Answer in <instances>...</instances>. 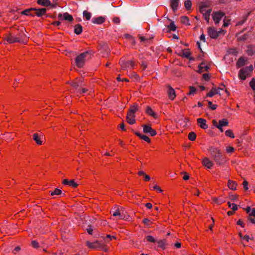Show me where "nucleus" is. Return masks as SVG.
I'll list each match as a JSON object with an SVG mask.
<instances>
[{
	"label": "nucleus",
	"instance_id": "nucleus-1",
	"mask_svg": "<svg viewBox=\"0 0 255 255\" xmlns=\"http://www.w3.org/2000/svg\"><path fill=\"white\" fill-rule=\"evenodd\" d=\"M198 5L199 12L202 14L204 18L208 23L210 20V16L212 11L211 1L205 0L200 1Z\"/></svg>",
	"mask_w": 255,
	"mask_h": 255
},
{
	"label": "nucleus",
	"instance_id": "nucleus-2",
	"mask_svg": "<svg viewBox=\"0 0 255 255\" xmlns=\"http://www.w3.org/2000/svg\"><path fill=\"white\" fill-rule=\"evenodd\" d=\"M208 150L211 157L217 164L221 165L225 161V158L222 154L221 150L219 147L210 146L208 148Z\"/></svg>",
	"mask_w": 255,
	"mask_h": 255
},
{
	"label": "nucleus",
	"instance_id": "nucleus-3",
	"mask_svg": "<svg viewBox=\"0 0 255 255\" xmlns=\"http://www.w3.org/2000/svg\"><path fill=\"white\" fill-rule=\"evenodd\" d=\"M119 64L123 70H131L137 66V64L134 60H126L125 57L120 59Z\"/></svg>",
	"mask_w": 255,
	"mask_h": 255
},
{
	"label": "nucleus",
	"instance_id": "nucleus-4",
	"mask_svg": "<svg viewBox=\"0 0 255 255\" xmlns=\"http://www.w3.org/2000/svg\"><path fill=\"white\" fill-rule=\"evenodd\" d=\"M86 246L89 249L103 251L105 252L109 250V248L107 245L98 241L94 242L87 241Z\"/></svg>",
	"mask_w": 255,
	"mask_h": 255
},
{
	"label": "nucleus",
	"instance_id": "nucleus-5",
	"mask_svg": "<svg viewBox=\"0 0 255 255\" xmlns=\"http://www.w3.org/2000/svg\"><path fill=\"white\" fill-rule=\"evenodd\" d=\"M253 70L254 67L252 65L241 69L239 72V78L243 80H246L247 77L250 75Z\"/></svg>",
	"mask_w": 255,
	"mask_h": 255
},
{
	"label": "nucleus",
	"instance_id": "nucleus-6",
	"mask_svg": "<svg viewBox=\"0 0 255 255\" xmlns=\"http://www.w3.org/2000/svg\"><path fill=\"white\" fill-rule=\"evenodd\" d=\"M89 55L88 51L84 52L78 55L75 59V63L77 66L79 68L82 67L85 62L86 58Z\"/></svg>",
	"mask_w": 255,
	"mask_h": 255
},
{
	"label": "nucleus",
	"instance_id": "nucleus-7",
	"mask_svg": "<svg viewBox=\"0 0 255 255\" xmlns=\"http://www.w3.org/2000/svg\"><path fill=\"white\" fill-rule=\"evenodd\" d=\"M226 32V30L222 29H220L219 31H217L214 27H209L208 28V35L212 39H216L221 34L224 35Z\"/></svg>",
	"mask_w": 255,
	"mask_h": 255
},
{
	"label": "nucleus",
	"instance_id": "nucleus-8",
	"mask_svg": "<svg viewBox=\"0 0 255 255\" xmlns=\"http://www.w3.org/2000/svg\"><path fill=\"white\" fill-rule=\"evenodd\" d=\"M225 15V12L221 11H214L212 15L215 23L218 24Z\"/></svg>",
	"mask_w": 255,
	"mask_h": 255
},
{
	"label": "nucleus",
	"instance_id": "nucleus-9",
	"mask_svg": "<svg viewBox=\"0 0 255 255\" xmlns=\"http://www.w3.org/2000/svg\"><path fill=\"white\" fill-rule=\"evenodd\" d=\"M143 131L145 133H149L151 136H154L156 134V131L155 129L152 128L150 125H143Z\"/></svg>",
	"mask_w": 255,
	"mask_h": 255
},
{
	"label": "nucleus",
	"instance_id": "nucleus-10",
	"mask_svg": "<svg viewBox=\"0 0 255 255\" xmlns=\"http://www.w3.org/2000/svg\"><path fill=\"white\" fill-rule=\"evenodd\" d=\"M20 39V37H16V35L14 36L11 34H8L5 37V39L9 43L19 42Z\"/></svg>",
	"mask_w": 255,
	"mask_h": 255
},
{
	"label": "nucleus",
	"instance_id": "nucleus-11",
	"mask_svg": "<svg viewBox=\"0 0 255 255\" xmlns=\"http://www.w3.org/2000/svg\"><path fill=\"white\" fill-rule=\"evenodd\" d=\"M168 98L171 100H173L176 97L175 90L170 85H166Z\"/></svg>",
	"mask_w": 255,
	"mask_h": 255
},
{
	"label": "nucleus",
	"instance_id": "nucleus-12",
	"mask_svg": "<svg viewBox=\"0 0 255 255\" xmlns=\"http://www.w3.org/2000/svg\"><path fill=\"white\" fill-rule=\"evenodd\" d=\"M58 18L59 20H66L68 21H72L73 20V17L72 15L69 14L68 12H65L63 14L59 13L58 15Z\"/></svg>",
	"mask_w": 255,
	"mask_h": 255
},
{
	"label": "nucleus",
	"instance_id": "nucleus-13",
	"mask_svg": "<svg viewBox=\"0 0 255 255\" xmlns=\"http://www.w3.org/2000/svg\"><path fill=\"white\" fill-rule=\"evenodd\" d=\"M199 127L204 129L208 128V126L206 124V120L203 118H199L197 120Z\"/></svg>",
	"mask_w": 255,
	"mask_h": 255
},
{
	"label": "nucleus",
	"instance_id": "nucleus-14",
	"mask_svg": "<svg viewBox=\"0 0 255 255\" xmlns=\"http://www.w3.org/2000/svg\"><path fill=\"white\" fill-rule=\"evenodd\" d=\"M43 136L39 135L38 133H34L33 134V139L35 141L37 144L41 145L43 143Z\"/></svg>",
	"mask_w": 255,
	"mask_h": 255
},
{
	"label": "nucleus",
	"instance_id": "nucleus-15",
	"mask_svg": "<svg viewBox=\"0 0 255 255\" xmlns=\"http://www.w3.org/2000/svg\"><path fill=\"white\" fill-rule=\"evenodd\" d=\"M179 4V0H170V5L174 12L177 10Z\"/></svg>",
	"mask_w": 255,
	"mask_h": 255
},
{
	"label": "nucleus",
	"instance_id": "nucleus-16",
	"mask_svg": "<svg viewBox=\"0 0 255 255\" xmlns=\"http://www.w3.org/2000/svg\"><path fill=\"white\" fill-rule=\"evenodd\" d=\"M46 9L45 8H35L33 10V14H34V16L36 15L38 17L44 15L46 13Z\"/></svg>",
	"mask_w": 255,
	"mask_h": 255
},
{
	"label": "nucleus",
	"instance_id": "nucleus-17",
	"mask_svg": "<svg viewBox=\"0 0 255 255\" xmlns=\"http://www.w3.org/2000/svg\"><path fill=\"white\" fill-rule=\"evenodd\" d=\"M127 122L130 124L132 125L135 123V114H132L128 112L127 115Z\"/></svg>",
	"mask_w": 255,
	"mask_h": 255
},
{
	"label": "nucleus",
	"instance_id": "nucleus-18",
	"mask_svg": "<svg viewBox=\"0 0 255 255\" xmlns=\"http://www.w3.org/2000/svg\"><path fill=\"white\" fill-rule=\"evenodd\" d=\"M62 184L64 185H68L73 188H76L78 186V184L76 183L74 180H68L67 179H64L62 181Z\"/></svg>",
	"mask_w": 255,
	"mask_h": 255
},
{
	"label": "nucleus",
	"instance_id": "nucleus-19",
	"mask_svg": "<svg viewBox=\"0 0 255 255\" xmlns=\"http://www.w3.org/2000/svg\"><path fill=\"white\" fill-rule=\"evenodd\" d=\"M202 164L209 169H211L213 166V163L207 157H205L203 159Z\"/></svg>",
	"mask_w": 255,
	"mask_h": 255
},
{
	"label": "nucleus",
	"instance_id": "nucleus-20",
	"mask_svg": "<svg viewBox=\"0 0 255 255\" xmlns=\"http://www.w3.org/2000/svg\"><path fill=\"white\" fill-rule=\"evenodd\" d=\"M209 69V67L208 66L205 65V64L202 62L198 66V72L199 73H202L205 71H207Z\"/></svg>",
	"mask_w": 255,
	"mask_h": 255
},
{
	"label": "nucleus",
	"instance_id": "nucleus-21",
	"mask_svg": "<svg viewBox=\"0 0 255 255\" xmlns=\"http://www.w3.org/2000/svg\"><path fill=\"white\" fill-rule=\"evenodd\" d=\"M228 186L230 189L236 190L237 189V183L234 181L229 180L228 182Z\"/></svg>",
	"mask_w": 255,
	"mask_h": 255
},
{
	"label": "nucleus",
	"instance_id": "nucleus-22",
	"mask_svg": "<svg viewBox=\"0 0 255 255\" xmlns=\"http://www.w3.org/2000/svg\"><path fill=\"white\" fill-rule=\"evenodd\" d=\"M105 19L102 16L94 17L92 19V22L95 24H102L104 22Z\"/></svg>",
	"mask_w": 255,
	"mask_h": 255
},
{
	"label": "nucleus",
	"instance_id": "nucleus-23",
	"mask_svg": "<svg viewBox=\"0 0 255 255\" xmlns=\"http://www.w3.org/2000/svg\"><path fill=\"white\" fill-rule=\"evenodd\" d=\"M135 134L140 137L141 139L144 140L146 141L147 143H150L151 142L150 139L146 135L142 134L139 132H135Z\"/></svg>",
	"mask_w": 255,
	"mask_h": 255
},
{
	"label": "nucleus",
	"instance_id": "nucleus-24",
	"mask_svg": "<svg viewBox=\"0 0 255 255\" xmlns=\"http://www.w3.org/2000/svg\"><path fill=\"white\" fill-rule=\"evenodd\" d=\"M246 59L243 57H240L237 62L236 66L238 68L244 66L246 64Z\"/></svg>",
	"mask_w": 255,
	"mask_h": 255
},
{
	"label": "nucleus",
	"instance_id": "nucleus-25",
	"mask_svg": "<svg viewBox=\"0 0 255 255\" xmlns=\"http://www.w3.org/2000/svg\"><path fill=\"white\" fill-rule=\"evenodd\" d=\"M156 242H157L158 244V247L162 249V250H164L167 245L165 240H160Z\"/></svg>",
	"mask_w": 255,
	"mask_h": 255
},
{
	"label": "nucleus",
	"instance_id": "nucleus-26",
	"mask_svg": "<svg viewBox=\"0 0 255 255\" xmlns=\"http://www.w3.org/2000/svg\"><path fill=\"white\" fill-rule=\"evenodd\" d=\"M35 9V8H29V9H26L22 11L21 13L23 15H30L31 16H34V14H33V10Z\"/></svg>",
	"mask_w": 255,
	"mask_h": 255
},
{
	"label": "nucleus",
	"instance_id": "nucleus-27",
	"mask_svg": "<svg viewBox=\"0 0 255 255\" xmlns=\"http://www.w3.org/2000/svg\"><path fill=\"white\" fill-rule=\"evenodd\" d=\"M219 88H213L211 91L207 94V97H212L213 96L219 93Z\"/></svg>",
	"mask_w": 255,
	"mask_h": 255
},
{
	"label": "nucleus",
	"instance_id": "nucleus-28",
	"mask_svg": "<svg viewBox=\"0 0 255 255\" xmlns=\"http://www.w3.org/2000/svg\"><path fill=\"white\" fill-rule=\"evenodd\" d=\"M146 113L147 114L152 117L153 118L155 119L157 118V114L152 110L150 107H147Z\"/></svg>",
	"mask_w": 255,
	"mask_h": 255
},
{
	"label": "nucleus",
	"instance_id": "nucleus-29",
	"mask_svg": "<svg viewBox=\"0 0 255 255\" xmlns=\"http://www.w3.org/2000/svg\"><path fill=\"white\" fill-rule=\"evenodd\" d=\"M37 3L45 6H48L51 5V2L49 0H37Z\"/></svg>",
	"mask_w": 255,
	"mask_h": 255
},
{
	"label": "nucleus",
	"instance_id": "nucleus-30",
	"mask_svg": "<svg viewBox=\"0 0 255 255\" xmlns=\"http://www.w3.org/2000/svg\"><path fill=\"white\" fill-rule=\"evenodd\" d=\"M82 26L79 24H76L74 27V32L79 35L82 32Z\"/></svg>",
	"mask_w": 255,
	"mask_h": 255
},
{
	"label": "nucleus",
	"instance_id": "nucleus-31",
	"mask_svg": "<svg viewBox=\"0 0 255 255\" xmlns=\"http://www.w3.org/2000/svg\"><path fill=\"white\" fill-rule=\"evenodd\" d=\"M138 110V106L136 104H134V105L131 106L128 110V112L130 113L131 114H134L136 111Z\"/></svg>",
	"mask_w": 255,
	"mask_h": 255
},
{
	"label": "nucleus",
	"instance_id": "nucleus-32",
	"mask_svg": "<svg viewBox=\"0 0 255 255\" xmlns=\"http://www.w3.org/2000/svg\"><path fill=\"white\" fill-rule=\"evenodd\" d=\"M229 124V122L228 121V120L224 119L222 120H221L219 121L218 126L220 127H225L227 126Z\"/></svg>",
	"mask_w": 255,
	"mask_h": 255
},
{
	"label": "nucleus",
	"instance_id": "nucleus-33",
	"mask_svg": "<svg viewBox=\"0 0 255 255\" xmlns=\"http://www.w3.org/2000/svg\"><path fill=\"white\" fill-rule=\"evenodd\" d=\"M72 86L73 87L72 92L74 93H76L77 91H78V89H80L79 88V84L77 81H74L72 83Z\"/></svg>",
	"mask_w": 255,
	"mask_h": 255
},
{
	"label": "nucleus",
	"instance_id": "nucleus-34",
	"mask_svg": "<svg viewBox=\"0 0 255 255\" xmlns=\"http://www.w3.org/2000/svg\"><path fill=\"white\" fill-rule=\"evenodd\" d=\"M139 38L140 40V42H143L146 44H147L148 41L152 38V37H146V36L139 35Z\"/></svg>",
	"mask_w": 255,
	"mask_h": 255
},
{
	"label": "nucleus",
	"instance_id": "nucleus-35",
	"mask_svg": "<svg viewBox=\"0 0 255 255\" xmlns=\"http://www.w3.org/2000/svg\"><path fill=\"white\" fill-rule=\"evenodd\" d=\"M247 53L250 56H252L254 54L255 51L254 49V47L252 45H249L247 47Z\"/></svg>",
	"mask_w": 255,
	"mask_h": 255
},
{
	"label": "nucleus",
	"instance_id": "nucleus-36",
	"mask_svg": "<svg viewBox=\"0 0 255 255\" xmlns=\"http://www.w3.org/2000/svg\"><path fill=\"white\" fill-rule=\"evenodd\" d=\"M181 22L186 25H190L189 19L186 16H182L181 17Z\"/></svg>",
	"mask_w": 255,
	"mask_h": 255
},
{
	"label": "nucleus",
	"instance_id": "nucleus-37",
	"mask_svg": "<svg viewBox=\"0 0 255 255\" xmlns=\"http://www.w3.org/2000/svg\"><path fill=\"white\" fill-rule=\"evenodd\" d=\"M124 37L128 39L132 43V44L134 45L135 44V40L131 35L129 34H125L124 35Z\"/></svg>",
	"mask_w": 255,
	"mask_h": 255
},
{
	"label": "nucleus",
	"instance_id": "nucleus-38",
	"mask_svg": "<svg viewBox=\"0 0 255 255\" xmlns=\"http://www.w3.org/2000/svg\"><path fill=\"white\" fill-rule=\"evenodd\" d=\"M167 28L169 31H174L176 29V26H175L174 22H171L169 25H168Z\"/></svg>",
	"mask_w": 255,
	"mask_h": 255
},
{
	"label": "nucleus",
	"instance_id": "nucleus-39",
	"mask_svg": "<svg viewBox=\"0 0 255 255\" xmlns=\"http://www.w3.org/2000/svg\"><path fill=\"white\" fill-rule=\"evenodd\" d=\"M188 139L191 141H194L196 138V134L194 132H190L188 135Z\"/></svg>",
	"mask_w": 255,
	"mask_h": 255
},
{
	"label": "nucleus",
	"instance_id": "nucleus-40",
	"mask_svg": "<svg viewBox=\"0 0 255 255\" xmlns=\"http://www.w3.org/2000/svg\"><path fill=\"white\" fill-rule=\"evenodd\" d=\"M184 6L186 9H190L192 6V2L190 0H186L184 2Z\"/></svg>",
	"mask_w": 255,
	"mask_h": 255
},
{
	"label": "nucleus",
	"instance_id": "nucleus-41",
	"mask_svg": "<svg viewBox=\"0 0 255 255\" xmlns=\"http://www.w3.org/2000/svg\"><path fill=\"white\" fill-rule=\"evenodd\" d=\"M145 239L146 241L149 243H155L156 240L154 239V238L150 235H148L145 237Z\"/></svg>",
	"mask_w": 255,
	"mask_h": 255
},
{
	"label": "nucleus",
	"instance_id": "nucleus-42",
	"mask_svg": "<svg viewBox=\"0 0 255 255\" xmlns=\"http://www.w3.org/2000/svg\"><path fill=\"white\" fill-rule=\"evenodd\" d=\"M62 194V191L58 188H55L54 191L51 192V195H59Z\"/></svg>",
	"mask_w": 255,
	"mask_h": 255
},
{
	"label": "nucleus",
	"instance_id": "nucleus-43",
	"mask_svg": "<svg viewBox=\"0 0 255 255\" xmlns=\"http://www.w3.org/2000/svg\"><path fill=\"white\" fill-rule=\"evenodd\" d=\"M225 135L227 136L230 137L232 138H234L235 137L234 133H233V131L231 129L227 130L225 131Z\"/></svg>",
	"mask_w": 255,
	"mask_h": 255
},
{
	"label": "nucleus",
	"instance_id": "nucleus-44",
	"mask_svg": "<svg viewBox=\"0 0 255 255\" xmlns=\"http://www.w3.org/2000/svg\"><path fill=\"white\" fill-rule=\"evenodd\" d=\"M83 16L86 18V20H89L91 17V14L90 12L84 10L83 11Z\"/></svg>",
	"mask_w": 255,
	"mask_h": 255
},
{
	"label": "nucleus",
	"instance_id": "nucleus-45",
	"mask_svg": "<svg viewBox=\"0 0 255 255\" xmlns=\"http://www.w3.org/2000/svg\"><path fill=\"white\" fill-rule=\"evenodd\" d=\"M88 91V90L87 88H80L78 89V91H77V94L78 95H81L82 94H85Z\"/></svg>",
	"mask_w": 255,
	"mask_h": 255
},
{
	"label": "nucleus",
	"instance_id": "nucleus-46",
	"mask_svg": "<svg viewBox=\"0 0 255 255\" xmlns=\"http://www.w3.org/2000/svg\"><path fill=\"white\" fill-rule=\"evenodd\" d=\"M228 204L229 207L231 208L233 210V211H236L238 209L237 205L235 203L231 204L230 202H229Z\"/></svg>",
	"mask_w": 255,
	"mask_h": 255
},
{
	"label": "nucleus",
	"instance_id": "nucleus-47",
	"mask_svg": "<svg viewBox=\"0 0 255 255\" xmlns=\"http://www.w3.org/2000/svg\"><path fill=\"white\" fill-rule=\"evenodd\" d=\"M113 216L114 217L118 216L119 217V219L122 218V216L121 215L119 209H117L115 211L113 212Z\"/></svg>",
	"mask_w": 255,
	"mask_h": 255
},
{
	"label": "nucleus",
	"instance_id": "nucleus-48",
	"mask_svg": "<svg viewBox=\"0 0 255 255\" xmlns=\"http://www.w3.org/2000/svg\"><path fill=\"white\" fill-rule=\"evenodd\" d=\"M213 201L214 202H215L216 203L219 204V205L222 204V203H223L224 202V201L223 200H222V199L215 198V197L213 198Z\"/></svg>",
	"mask_w": 255,
	"mask_h": 255
},
{
	"label": "nucleus",
	"instance_id": "nucleus-49",
	"mask_svg": "<svg viewBox=\"0 0 255 255\" xmlns=\"http://www.w3.org/2000/svg\"><path fill=\"white\" fill-rule=\"evenodd\" d=\"M231 19L227 18V17H225L224 19V24L223 26L225 27L229 25L230 24Z\"/></svg>",
	"mask_w": 255,
	"mask_h": 255
},
{
	"label": "nucleus",
	"instance_id": "nucleus-50",
	"mask_svg": "<svg viewBox=\"0 0 255 255\" xmlns=\"http://www.w3.org/2000/svg\"><path fill=\"white\" fill-rule=\"evenodd\" d=\"M116 237L114 236H111L110 235H107L106 237L104 238V240L106 242H109L110 241L112 240L113 239H116Z\"/></svg>",
	"mask_w": 255,
	"mask_h": 255
},
{
	"label": "nucleus",
	"instance_id": "nucleus-51",
	"mask_svg": "<svg viewBox=\"0 0 255 255\" xmlns=\"http://www.w3.org/2000/svg\"><path fill=\"white\" fill-rule=\"evenodd\" d=\"M208 106L212 110H215L217 107V105L216 104H213L211 101L208 102Z\"/></svg>",
	"mask_w": 255,
	"mask_h": 255
},
{
	"label": "nucleus",
	"instance_id": "nucleus-52",
	"mask_svg": "<svg viewBox=\"0 0 255 255\" xmlns=\"http://www.w3.org/2000/svg\"><path fill=\"white\" fill-rule=\"evenodd\" d=\"M250 87L253 90H255V79L253 78L249 83Z\"/></svg>",
	"mask_w": 255,
	"mask_h": 255
},
{
	"label": "nucleus",
	"instance_id": "nucleus-53",
	"mask_svg": "<svg viewBox=\"0 0 255 255\" xmlns=\"http://www.w3.org/2000/svg\"><path fill=\"white\" fill-rule=\"evenodd\" d=\"M190 55V52L188 50L184 51L182 53V56L187 58H189Z\"/></svg>",
	"mask_w": 255,
	"mask_h": 255
},
{
	"label": "nucleus",
	"instance_id": "nucleus-54",
	"mask_svg": "<svg viewBox=\"0 0 255 255\" xmlns=\"http://www.w3.org/2000/svg\"><path fill=\"white\" fill-rule=\"evenodd\" d=\"M189 89L190 91L188 93V95H193L196 91V89L193 86H190Z\"/></svg>",
	"mask_w": 255,
	"mask_h": 255
},
{
	"label": "nucleus",
	"instance_id": "nucleus-55",
	"mask_svg": "<svg viewBox=\"0 0 255 255\" xmlns=\"http://www.w3.org/2000/svg\"><path fill=\"white\" fill-rule=\"evenodd\" d=\"M235 150V148L232 146H228L226 148V151L228 153H232Z\"/></svg>",
	"mask_w": 255,
	"mask_h": 255
},
{
	"label": "nucleus",
	"instance_id": "nucleus-56",
	"mask_svg": "<svg viewBox=\"0 0 255 255\" xmlns=\"http://www.w3.org/2000/svg\"><path fill=\"white\" fill-rule=\"evenodd\" d=\"M16 36V37H20V41H21L23 39L25 34L23 31L21 30V32H19L18 34H17Z\"/></svg>",
	"mask_w": 255,
	"mask_h": 255
},
{
	"label": "nucleus",
	"instance_id": "nucleus-57",
	"mask_svg": "<svg viewBox=\"0 0 255 255\" xmlns=\"http://www.w3.org/2000/svg\"><path fill=\"white\" fill-rule=\"evenodd\" d=\"M31 245L34 248H38L39 247V244L36 241H32L31 242Z\"/></svg>",
	"mask_w": 255,
	"mask_h": 255
},
{
	"label": "nucleus",
	"instance_id": "nucleus-58",
	"mask_svg": "<svg viewBox=\"0 0 255 255\" xmlns=\"http://www.w3.org/2000/svg\"><path fill=\"white\" fill-rule=\"evenodd\" d=\"M143 223L147 226H150L151 224V221L147 218H144L143 220Z\"/></svg>",
	"mask_w": 255,
	"mask_h": 255
},
{
	"label": "nucleus",
	"instance_id": "nucleus-59",
	"mask_svg": "<svg viewBox=\"0 0 255 255\" xmlns=\"http://www.w3.org/2000/svg\"><path fill=\"white\" fill-rule=\"evenodd\" d=\"M152 188L153 190H157V191H158L160 193H161L163 191L157 185H155L154 186H153L152 187Z\"/></svg>",
	"mask_w": 255,
	"mask_h": 255
},
{
	"label": "nucleus",
	"instance_id": "nucleus-60",
	"mask_svg": "<svg viewBox=\"0 0 255 255\" xmlns=\"http://www.w3.org/2000/svg\"><path fill=\"white\" fill-rule=\"evenodd\" d=\"M241 238L244 240H246L247 242H249L251 239L249 235H245L243 236L241 234H240Z\"/></svg>",
	"mask_w": 255,
	"mask_h": 255
},
{
	"label": "nucleus",
	"instance_id": "nucleus-61",
	"mask_svg": "<svg viewBox=\"0 0 255 255\" xmlns=\"http://www.w3.org/2000/svg\"><path fill=\"white\" fill-rule=\"evenodd\" d=\"M244 188L245 190H248V182L246 180H244L243 183Z\"/></svg>",
	"mask_w": 255,
	"mask_h": 255
},
{
	"label": "nucleus",
	"instance_id": "nucleus-62",
	"mask_svg": "<svg viewBox=\"0 0 255 255\" xmlns=\"http://www.w3.org/2000/svg\"><path fill=\"white\" fill-rule=\"evenodd\" d=\"M192 193L193 194L196 195V196H199L200 194V192L199 190L197 189H194L192 191Z\"/></svg>",
	"mask_w": 255,
	"mask_h": 255
},
{
	"label": "nucleus",
	"instance_id": "nucleus-63",
	"mask_svg": "<svg viewBox=\"0 0 255 255\" xmlns=\"http://www.w3.org/2000/svg\"><path fill=\"white\" fill-rule=\"evenodd\" d=\"M249 217H253L255 218V208L252 209L251 212L249 214Z\"/></svg>",
	"mask_w": 255,
	"mask_h": 255
},
{
	"label": "nucleus",
	"instance_id": "nucleus-64",
	"mask_svg": "<svg viewBox=\"0 0 255 255\" xmlns=\"http://www.w3.org/2000/svg\"><path fill=\"white\" fill-rule=\"evenodd\" d=\"M248 219L253 224H255V217H248Z\"/></svg>",
	"mask_w": 255,
	"mask_h": 255
}]
</instances>
